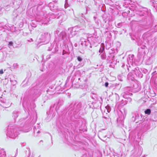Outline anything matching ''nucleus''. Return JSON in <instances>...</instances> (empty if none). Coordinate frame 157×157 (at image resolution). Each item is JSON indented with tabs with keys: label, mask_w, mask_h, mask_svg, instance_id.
Here are the masks:
<instances>
[{
	"label": "nucleus",
	"mask_w": 157,
	"mask_h": 157,
	"mask_svg": "<svg viewBox=\"0 0 157 157\" xmlns=\"http://www.w3.org/2000/svg\"><path fill=\"white\" fill-rule=\"evenodd\" d=\"M99 136L102 138H104L106 137V134L102 132H101L99 133Z\"/></svg>",
	"instance_id": "f257e3e1"
},
{
	"label": "nucleus",
	"mask_w": 157,
	"mask_h": 157,
	"mask_svg": "<svg viewBox=\"0 0 157 157\" xmlns=\"http://www.w3.org/2000/svg\"><path fill=\"white\" fill-rule=\"evenodd\" d=\"M144 112L145 114L149 115L151 113V110L149 109H147Z\"/></svg>",
	"instance_id": "f03ea898"
},
{
	"label": "nucleus",
	"mask_w": 157,
	"mask_h": 157,
	"mask_svg": "<svg viewBox=\"0 0 157 157\" xmlns=\"http://www.w3.org/2000/svg\"><path fill=\"white\" fill-rule=\"evenodd\" d=\"M77 60L78 61H81L82 60V59L80 56H78L77 58Z\"/></svg>",
	"instance_id": "7ed1b4c3"
},
{
	"label": "nucleus",
	"mask_w": 157,
	"mask_h": 157,
	"mask_svg": "<svg viewBox=\"0 0 157 157\" xmlns=\"http://www.w3.org/2000/svg\"><path fill=\"white\" fill-rule=\"evenodd\" d=\"M13 44V43L12 41H10L9 43V45H12Z\"/></svg>",
	"instance_id": "20e7f679"
},
{
	"label": "nucleus",
	"mask_w": 157,
	"mask_h": 157,
	"mask_svg": "<svg viewBox=\"0 0 157 157\" xmlns=\"http://www.w3.org/2000/svg\"><path fill=\"white\" fill-rule=\"evenodd\" d=\"M109 83L108 82H106L105 83V85L106 87H107Z\"/></svg>",
	"instance_id": "39448f33"
},
{
	"label": "nucleus",
	"mask_w": 157,
	"mask_h": 157,
	"mask_svg": "<svg viewBox=\"0 0 157 157\" xmlns=\"http://www.w3.org/2000/svg\"><path fill=\"white\" fill-rule=\"evenodd\" d=\"M3 73V71L2 69L0 70V74H2Z\"/></svg>",
	"instance_id": "423d86ee"
}]
</instances>
